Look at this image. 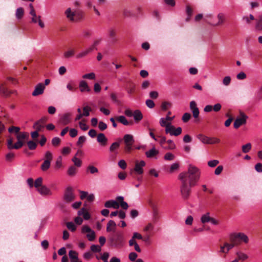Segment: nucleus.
<instances>
[{
	"mask_svg": "<svg viewBox=\"0 0 262 262\" xmlns=\"http://www.w3.org/2000/svg\"><path fill=\"white\" fill-rule=\"evenodd\" d=\"M200 177V170L191 165H189L187 171L179 174V179L181 183L180 190L183 199H188L191 192V187L195 185Z\"/></svg>",
	"mask_w": 262,
	"mask_h": 262,
	"instance_id": "f257e3e1",
	"label": "nucleus"
},
{
	"mask_svg": "<svg viewBox=\"0 0 262 262\" xmlns=\"http://www.w3.org/2000/svg\"><path fill=\"white\" fill-rule=\"evenodd\" d=\"M109 241L112 247L115 248H120L123 246L124 238L121 232H116L110 235Z\"/></svg>",
	"mask_w": 262,
	"mask_h": 262,
	"instance_id": "f03ea898",
	"label": "nucleus"
},
{
	"mask_svg": "<svg viewBox=\"0 0 262 262\" xmlns=\"http://www.w3.org/2000/svg\"><path fill=\"white\" fill-rule=\"evenodd\" d=\"M174 116L170 117V116H166L165 118H162L160 119L159 123L162 127H165V133L168 134L170 132V127L171 126V121L174 119Z\"/></svg>",
	"mask_w": 262,
	"mask_h": 262,
	"instance_id": "7ed1b4c3",
	"label": "nucleus"
},
{
	"mask_svg": "<svg viewBox=\"0 0 262 262\" xmlns=\"http://www.w3.org/2000/svg\"><path fill=\"white\" fill-rule=\"evenodd\" d=\"M53 159V156L50 151H48L45 155L44 162L41 165V169L43 171H47L51 166V162Z\"/></svg>",
	"mask_w": 262,
	"mask_h": 262,
	"instance_id": "20e7f679",
	"label": "nucleus"
},
{
	"mask_svg": "<svg viewBox=\"0 0 262 262\" xmlns=\"http://www.w3.org/2000/svg\"><path fill=\"white\" fill-rule=\"evenodd\" d=\"M75 199V195L73 188L69 186L68 187L64 192L63 200L68 203L73 201Z\"/></svg>",
	"mask_w": 262,
	"mask_h": 262,
	"instance_id": "39448f33",
	"label": "nucleus"
},
{
	"mask_svg": "<svg viewBox=\"0 0 262 262\" xmlns=\"http://www.w3.org/2000/svg\"><path fill=\"white\" fill-rule=\"evenodd\" d=\"M125 144V150L126 152H130L132 149V146L134 142L133 136L129 134L125 135L123 137Z\"/></svg>",
	"mask_w": 262,
	"mask_h": 262,
	"instance_id": "423d86ee",
	"label": "nucleus"
},
{
	"mask_svg": "<svg viewBox=\"0 0 262 262\" xmlns=\"http://www.w3.org/2000/svg\"><path fill=\"white\" fill-rule=\"evenodd\" d=\"M83 116H77L74 119V121L77 122L81 130L85 131L89 129V126L86 124L87 119L84 118Z\"/></svg>",
	"mask_w": 262,
	"mask_h": 262,
	"instance_id": "0eeeda50",
	"label": "nucleus"
},
{
	"mask_svg": "<svg viewBox=\"0 0 262 262\" xmlns=\"http://www.w3.org/2000/svg\"><path fill=\"white\" fill-rule=\"evenodd\" d=\"M24 144V142L23 141L17 140L16 143L13 144L12 139L10 138L7 140V147L9 149H18L20 148Z\"/></svg>",
	"mask_w": 262,
	"mask_h": 262,
	"instance_id": "6e6552de",
	"label": "nucleus"
},
{
	"mask_svg": "<svg viewBox=\"0 0 262 262\" xmlns=\"http://www.w3.org/2000/svg\"><path fill=\"white\" fill-rule=\"evenodd\" d=\"M29 14L31 16V23L34 24L38 23L39 27L41 28L45 27L44 23L40 19V16H37L35 11H32V12H29Z\"/></svg>",
	"mask_w": 262,
	"mask_h": 262,
	"instance_id": "1a4fd4ad",
	"label": "nucleus"
},
{
	"mask_svg": "<svg viewBox=\"0 0 262 262\" xmlns=\"http://www.w3.org/2000/svg\"><path fill=\"white\" fill-rule=\"evenodd\" d=\"M47 121V118L45 117L41 118L39 120L35 122L33 125V128L37 130H41L44 128L46 122Z\"/></svg>",
	"mask_w": 262,
	"mask_h": 262,
	"instance_id": "9d476101",
	"label": "nucleus"
},
{
	"mask_svg": "<svg viewBox=\"0 0 262 262\" xmlns=\"http://www.w3.org/2000/svg\"><path fill=\"white\" fill-rule=\"evenodd\" d=\"M45 89V85L42 83H39L35 86L34 90L32 92V95L33 96L41 95L43 93Z\"/></svg>",
	"mask_w": 262,
	"mask_h": 262,
	"instance_id": "9b49d317",
	"label": "nucleus"
},
{
	"mask_svg": "<svg viewBox=\"0 0 262 262\" xmlns=\"http://www.w3.org/2000/svg\"><path fill=\"white\" fill-rule=\"evenodd\" d=\"M241 117L237 118L234 122V127L238 128L241 125L245 124L246 123L247 116H241Z\"/></svg>",
	"mask_w": 262,
	"mask_h": 262,
	"instance_id": "f8f14e48",
	"label": "nucleus"
},
{
	"mask_svg": "<svg viewBox=\"0 0 262 262\" xmlns=\"http://www.w3.org/2000/svg\"><path fill=\"white\" fill-rule=\"evenodd\" d=\"M145 165V162L144 161H141L140 162L137 161L134 170L137 174H142L143 173V167Z\"/></svg>",
	"mask_w": 262,
	"mask_h": 262,
	"instance_id": "ddd939ff",
	"label": "nucleus"
},
{
	"mask_svg": "<svg viewBox=\"0 0 262 262\" xmlns=\"http://www.w3.org/2000/svg\"><path fill=\"white\" fill-rule=\"evenodd\" d=\"M229 241L230 243L234 247L241 244L238 233H232L230 235Z\"/></svg>",
	"mask_w": 262,
	"mask_h": 262,
	"instance_id": "4468645a",
	"label": "nucleus"
},
{
	"mask_svg": "<svg viewBox=\"0 0 262 262\" xmlns=\"http://www.w3.org/2000/svg\"><path fill=\"white\" fill-rule=\"evenodd\" d=\"M233 247L230 243L225 242L223 245L220 246V252L226 254Z\"/></svg>",
	"mask_w": 262,
	"mask_h": 262,
	"instance_id": "2eb2a0df",
	"label": "nucleus"
},
{
	"mask_svg": "<svg viewBox=\"0 0 262 262\" xmlns=\"http://www.w3.org/2000/svg\"><path fill=\"white\" fill-rule=\"evenodd\" d=\"M93 51V50H92V48H91L90 46H89V47L85 48V49H84L83 50L81 51L79 53H78L76 55V57L77 58H83V57H85L86 56H87L88 55H89L91 52H92Z\"/></svg>",
	"mask_w": 262,
	"mask_h": 262,
	"instance_id": "dca6fc26",
	"label": "nucleus"
},
{
	"mask_svg": "<svg viewBox=\"0 0 262 262\" xmlns=\"http://www.w3.org/2000/svg\"><path fill=\"white\" fill-rule=\"evenodd\" d=\"M97 141L101 146H105L107 145L108 140L104 134L100 133L97 135Z\"/></svg>",
	"mask_w": 262,
	"mask_h": 262,
	"instance_id": "f3484780",
	"label": "nucleus"
},
{
	"mask_svg": "<svg viewBox=\"0 0 262 262\" xmlns=\"http://www.w3.org/2000/svg\"><path fill=\"white\" fill-rule=\"evenodd\" d=\"M37 190L42 195H52V192L50 189L45 185L41 186L40 188H38Z\"/></svg>",
	"mask_w": 262,
	"mask_h": 262,
	"instance_id": "a211bd4d",
	"label": "nucleus"
},
{
	"mask_svg": "<svg viewBox=\"0 0 262 262\" xmlns=\"http://www.w3.org/2000/svg\"><path fill=\"white\" fill-rule=\"evenodd\" d=\"M204 20L210 25L216 26L215 20L213 14L210 13L206 14L204 17Z\"/></svg>",
	"mask_w": 262,
	"mask_h": 262,
	"instance_id": "6ab92c4d",
	"label": "nucleus"
},
{
	"mask_svg": "<svg viewBox=\"0 0 262 262\" xmlns=\"http://www.w3.org/2000/svg\"><path fill=\"white\" fill-rule=\"evenodd\" d=\"M104 206L106 208L118 209L119 207V204L116 201L111 200L106 201L104 204Z\"/></svg>",
	"mask_w": 262,
	"mask_h": 262,
	"instance_id": "aec40b11",
	"label": "nucleus"
},
{
	"mask_svg": "<svg viewBox=\"0 0 262 262\" xmlns=\"http://www.w3.org/2000/svg\"><path fill=\"white\" fill-rule=\"evenodd\" d=\"M217 21L215 20L216 26L223 24L226 21L225 14L223 12H220L217 15Z\"/></svg>",
	"mask_w": 262,
	"mask_h": 262,
	"instance_id": "412c9836",
	"label": "nucleus"
},
{
	"mask_svg": "<svg viewBox=\"0 0 262 262\" xmlns=\"http://www.w3.org/2000/svg\"><path fill=\"white\" fill-rule=\"evenodd\" d=\"M170 132H168V134L171 136H178L182 133V128L180 127L176 128L174 126L171 125L170 127Z\"/></svg>",
	"mask_w": 262,
	"mask_h": 262,
	"instance_id": "4be33fe9",
	"label": "nucleus"
},
{
	"mask_svg": "<svg viewBox=\"0 0 262 262\" xmlns=\"http://www.w3.org/2000/svg\"><path fill=\"white\" fill-rule=\"evenodd\" d=\"M71 121L70 116H62L59 120L58 123L62 125L69 124Z\"/></svg>",
	"mask_w": 262,
	"mask_h": 262,
	"instance_id": "5701e85b",
	"label": "nucleus"
},
{
	"mask_svg": "<svg viewBox=\"0 0 262 262\" xmlns=\"http://www.w3.org/2000/svg\"><path fill=\"white\" fill-rule=\"evenodd\" d=\"M118 121L124 125H131L134 123L133 120H127L124 116H120Z\"/></svg>",
	"mask_w": 262,
	"mask_h": 262,
	"instance_id": "b1692460",
	"label": "nucleus"
},
{
	"mask_svg": "<svg viewBox=\"0 0 262 262\" xmlns=\"http://www.w3.org/2000/svg\"><path fill=\"white\" fill-rule=\"evenodd\" d=\"M17 140L23 141L24 142L25 140H27L29 138V134L27 132H21L18 133L16 136Z\"/></svg>",
	"mask_w": 262,
	"mask_h": 262,
	"instance_id": "393cba45",
	"label": "nucleus"
},
{
	"mask_svg": "<svg viewBox=\"0 0 262 262\" xmlns=\"http://www.w3.org/2000/svg\"><path fill=\"white\" fill-rule=\"evenodd\" d=\"M79 88L81 92L84 91L90 92L91 91L86 81L81 80L79 83Z\"/></svg>",
	"mask_w": 262,
	"mask_h": 262,
	"instance_id": "a878e982",
	"label": "nucleus"
},
{
	"mask_svg": "<svg viewBox=\"0 0 262 262\" xmlns=\"http://www.w3.org/2000/svg\"><path fill=\"white\" fill-rule=\"evenodd\" d=\"M190 107L192 112V115H199V110L195 101H192L190 103Z\"/></svg>",
	"mask_w": 262,
	"mask_h": 262,
	"instance_id": "bb28decb",
	"label": "nucleus"
},
{
	"mask_svg": "<svg viewBox=\"0 0 262 262\" xmlns=\"http://www.w3.org/2000/svg\"><path fill=\"white\" fill-rule=\"evenodd\" d=\"M116 224L113 220H110L107 224L106 231L107 232H114L115 231Z\"/></svg>",
	"mask_w": 262,
	"mask_h": 262,
	"instance_id": "cd10ccee",
	"label": "nucleus"
},
{
	"mask_svg": "<svg viewBox=\"0 0 262 262\" xmlns=\"http://www.w3.org/2000/svg\"><path fill=\"white\" fill-rule=\"evenodd\" d=\"M159 154V151L156 149L155 148H152L149 151H147L145 152V155L147 158H154Z\"/></svg>",
	"mask_w": 262,
	"mask_h": 262,
	"instance_id": "c85d7f7f",
	"label": "nucleus"
},
{
	"mask_svg": "<svg viewBox=\"0 0 262 262\" xmlns=\"http://www.w3.org/2000/svg\"><path fill=\"white\" fill-rule=\"evenodd\" d=\"M66 15L67 17L70 19V20L74 21V16L75 15V12L72 11L71 8H68L66 10L65 12Z\"/></svg>",
	"mask_w": 262,
	"mask_h": 262,
	"instance_id": "c756f323",
	"label": "nucleus"
},
{
	"mask_svg": "<svg viewBox=\"0 0 262 262\" xmlns=\"http://www.w3.org/2000/svg\"><path fill=\"white\" fill-rule=\"evenodd\" d=\"M86 171L89 172L91 174H96L98 173V169L92 165H89L86 168Z\"/></svg>",
	"mask_w": 262,
	"mask_h": 262,
	"instance_id": "7c9ffc66",
	"label": "nucleus"
},
{
	"mask_svg": "<svg viewBox=\"0 0 262 262\" xmlns=\"http://www.w3.org/2000/svg\"><path fill=\"white\" fill-rule=\"evenodd\" d=\"M27 145L30 150H35L37 146V142L30 140L27 142Z\"/></svg>",
	"mask_w": 262,
	"mask_h": 262,
	"instance_id": "2f4dec72",
	"label": "nucleus"
},
{
	"mask_svg": "<svg viewBox=\"0 0 262 262\" xmlns=\"http://www.w3.org/2000/svg\"><path fill=\"white\" fill-rule=\"evenodd\" d=\"M236 255L238 260L244 261L248 257L247 254L240 251L236 252Z\"/></svg>",
	"mask_w": 262,
	"mask_h": 262,
	"instance_id": "473e14b6",
	"label": "nucleus"
},
{
	"mask_svg": "<svg viewBox=\"0 0 262 262\" xmlns=\"http://www.w3.org/2000/svg\"><path fill=\"white\" fill-rule=\"evenodd\" d=\"M24 14V10L23 8L19 7L16 10L15 16L17 19H19L22 18Z\"/></svg>",
	"mask_w": 262,
	"mask_h": 262,
	"instance_id": "72a5a7b5",
	"label": "nucleus"
},
{
	"mask_svg": "<svg viewBox=\"0 0 262 262\" xmlns=\"http://www.w3.org/2000/svg\"><path fill=\"white\" fill-rule=\"evenodd\" d=\"M0 93L5 96H8L10 94V92L4 86L3 84H0Z\"/></svg>",
	"mask_w": 262,
	"mask_h": 262,
	"instance_id": "f704fd0d",
	"label": "nucleus"
},
{
	"mask_svg": "<svg viewBox=\"0 0 262 262\" xmlns=\"http://www.w3.org/2000/svg\"><path fill=\"white\" fill-rule=\"evenodd\" d=\"M210 220L211 217L209 216V212L203 215L201 219V222L203 224L210 222Z\"/></svg>",
	"mask_w": 262,
	"mask_h": 262,
	"instance_id": "c9c22d12",
	"label": "nucleus"
},
{
	"mask_svg": "<svg viewBox=\"0 0 262 262\" xmlns=\"http://www.w3.org/2000/svg\"><path fill=\"white\" fill-rule=\"evenodd\" d=\"M197 137L203 143L208 144L209 137H208L202 134L198 135Z\"/></svg>",
	"mask_w": 262,
	"mask_h": 262,
	"instance_id": "e433bc0d",
	"label": "nucleus"
},
{
	"mask_svg": "<svg viewBox=\"0 0 262 262\" xmlns=\"http://www.w3.org/2000/svg\"><path fill=\"white\" fill-rule=\"evenodd\" d=\"M43 179L42 178H38L34 182V186L37 189L40 188L41 186H43L42 184Z\"/></svg>",
	"mask_w": 262,
	"mask_h": 262,
	"instance_id": "4c0bfd02",
	"label": "nucleus"
},
{
	"mask_svg": "<svg viewBox=\"0 0 262 262\" xmlns=\"http://www.w3.org/2000/svg\"><path fill=\"white\" fill-rule=\"evenodd\" d=\"M83 79H87L90 80L95 79L96 78L95 74L93 72L85 74L82 76Z\"/></svg>",
	"mask_w": 262,
	"mask_h": 262,
	"instance_id": "58836bf2",
	"label": "nucleus"
},
{
	"mask_svg": "<svg viewBox=\"0 0 262 262\" xmlns=\"http://www.w3.org/2000/svg\"><path fill=\"white\" fill-rule=\"evenodd\" d=\"M251 147H252L251 144L250 143H247L245 145H244L242 146V151L244 153H247L251 150Z\"/></svg>",
	"mask_w": 262,
	"mask_h": 262,
	"instance_id": "ea45409f",
	"label": "nucleus"
},
{
	"mask_svg": "<svg viewBox=\"0 0 262 262\" xmlns=\"http://www.w3.org/2000/svg\"><path fill=\"white\" fill-rule=\"evenodd\" d=\"M238 237L241 242H243L245 243H247L249 241L248 236L243 233H238Z\"/></svg>",
	"mask_w": 262,
	"mask_h": 262,
	"instance_id": "a19ab883",
	"label": "nucleus"
},
{
	"mask_svg": "<svg viewBox=\"0 0 262 262\" xmlns=\"http://www.w3.org/2000/svg\"><path fill=\"white\" fill-rule=\"evenodd\" d=\"M77 172V168L74 166H70L68 170V174L70 176H74Z\"/></svg>",
	"mask_w": 262,
	"mask_h": 262,
	"instance_id": "79ce46f5",
	"label": "nucleus"
},
{
	"mask_svg": "<svg viewBox=\"0 0 262 262\" xmlns=\"http://www.w3.org/2000/svg\"><path fill=\"white\" fill-rule=\"evenodd\" d=\"M254 19V17L252 14H250L249 16H243L242 17V20L247 24H250V20H253Z\"/></svg>",
	"mask_w": 262,
	"mask_h": 262,
	"instance_id": "37998d69",
	"label": "nucleus"
},
{
	"mask_svg": "<svg viewBox=\"0 0 262 262\" xmlns=\"http://www.w3.org/2000/svg\"><path fill=\"white\" fill-rule=\"evenodd\" d=\"M75 51L73 49H69L64 53L63 56L66 58H71L74 55Z\"/></svg>",
	"mask_w": 262,
	"mask_h": 262,
	"instance_id": "c03bdc74",
	"label": "nucleus"
},
{
	"mask_svg": "<svg viewBox=\"0 0 262 262\" xmlns=\"http://www.w3.org/2000/svg\"><path fill=\"white\" fill-rule=\"evenodd\" d=\"M255 27L258 30H262V14L259 16V18L256 23Z\"/></svg>",
	"mask_w": 262,
	"mask_h": 262,
	"instance_id": "a18cd8bd",
	"label": "nucleus"
},
{
	"mask_svg": "<svg viewBox=\"0 0 262 262\" xmlns=\"http://www.w3.org/2000/svg\"><path fill=\"white\" fill-rule=\"evenodd\" d=\"M86 138L85 136H80L79 137L77 142V145L80 147L82 146L83 144L85 142Z\"/></svg>",
	"mask_w": 262,
	"mask_h": 262,
	"instance_id": "49530a36",
	"label": "nucleus"
},
{
	"mask_svg": "<svg viewBox=\"0 0 262 262\" xmlns=\"http://www.w3.org/2000/svg\"><path fill=\"white\" fill-rule=\"evenodd\" d=\"M69 255L71 261L74 260V259H76L78 257V253L75 251L70 250L69 252Z\"/></svg>",
	"mask_w": 262,
	"mask_h": 262,
	"instance_id": "de8ad7c7",
	"label": "nucleus"
},
{
	"mask_svg": "<svg viewBox=\"0 0 262 262\" xmlns=\"http://www.w3.org/2000/svg\"><path fill=\"white\" fill-rule=\"evenodd\" d=\"M221 142L219 138L215 137L209 138L208 144H215L220 143Z\"/></svg>",
	"mask_w": 262,
	"mask_h": 262,
	"instance_id": "09e8293b",
	"label": "nucleus"
},
{
	"mask_svg": "<svg viewBox=\"0 0 262 262\" xmlns=\"http://www.w3.org/2000/svg\"><path fill=\"white\" fill-rule=\"evenodd\" d=\"M86 237L89 241H93L96 238L95 232L92 230L91 232L88 233L86 234Z\"/></svg>",
	"mask_w": 262,
	"mask_h": 262,
	"instance_id": "8fccbe9b",
	"label": "nucleus"
},
{
	"mask_svg": "<svg viewBox=\"0 0 262 262\" xmlns=\"http://www.w3.org/2000/svg\"><path fill=\"white\" fill-rule=\"evenodd\" d=\"M168 144V146L164 147V148L166 149H173L176 147V145L171 140H168L166 142Z\"/></svg>",
	"mask_w": 262,
	"mask_h": 262,
	"instance_id": "3c124183",
	"label": "nucleus"
},
{
	"mask_svg": "<svg viewBox=\"0 0 262 262\" xmlns=\"http://www.w3.org/2000/svg\"><path fill=\"white\" fill-rule=\"evenodd\" d=\"M125 115H142V113L140 110H137L133 113L132 111L126 109L125 111Z\"/></svg>",
	"mask_w": 262,
	"mask_h": 262,
	"instance_id": "603ef678",
	"label": "nucleus"
},
{
	"mask_svg": "<svg viewBox=\"0 0 262 262\" xmlns=\"http://www.w3.org/2000/svg\"><path fill=\"white\" fill-rule=\"evenodd\" d=\"M101 41V39H98L95 40L93 43L90 46V47L92 48V50L94 51L95 50H97V46H98Z\"/></svg>",
	"mask_w": 262,
	"mask_h": 262,
	"instance_id": "864d4df0",
	"label": "nucleus"
},
{
	"mask_svg": "<svg viewBox=\"0 0 262 262\" xmlns=\"http://www.w3.org/2000/svg\"><path fill=\"white\" fill-rule=\"evenodd\" d=\"M91 250L93 252H100L101 250V247L98 245H92L91 246Z\"/></svg>",
	"mask_w": 262,
	"mask_h": 262,
	"instance_id": "5fc2aeb1",
	"label": "nucleus"
},
{
	"mask_svg": "<svg viewBox=\"0 0 262 262\" xmlns=\"http://www.w3.org/2000/svg\"><path fill=\"white\" fill-rule=\"evenodd\" d=\"M231 77L229 76H225L223 79V84L225 86H228L231 82Z\"/></svg>",
	"mask_w": 262,
	"mask_h": 262,
	"instance_id": "6e6d98bb",
	"label": "nucleus"
},
{
	"mask_svg": "<svg viewBox=\"0 0 262 262\" xmlns=\"http://www.w3.org/2000/svg\"><path fill=\"white\" fill-rule=\"evenodd\" d=\"M66 225L67 228L72 232L75 231L76 229V227L73 222H68Z\"/></svg>",
	"mask_w": 262,
	"mask_h": 262,
	"instance_id": "4d7b16f0",
	"label": "nucleus"
},
{
	"mask_svg": "<svg viewBox=\"0 0 262 262\" xmlns=\"http://www.w3.org/2000/svg\"><path fill=\"white\" fill-rule=\"evenodd\" d=\"M61 142V140L58 137H54L52 140V144L54 146H58Z\"/></svg>",
	"mask_w": 262,
	"mask_h": 262,
	"instance_id": "13d9d810",
	"label": "nucleus"
},
{
	"mask_svg": "<svg viewBox=\"0 0 262 262\" xmlns=\"http://www.w3.org/2000/svg\"><path fill=\"white\" fill-rule=\"evenodd\" d=\"M72 161L74 163V165L77 167H80L81 165V161L78 159L76 156H74L72 159Z\"/></svg>",
	"mask_w": 262,
	"mask_h": 262,
	"instance_id": "bf43d9fd",
	"label": "nucleus"
},
{
	"mask_svg": "<svg viewBox=\"0 0 262 262\" xmlns=\"http://www.w3.org/2000/svg\"><path fill=\"white\" fill-rule=\"evenodd\" d=\"M171 106L170 103L168 102H163L161 105V108L163 111H166L168 110Z\"/></svg>",
	"mask_w": 262,
	"mask_h": 262,
	"instance_id": "052dcab7",
	"label": "nucleus"
},
{
	"mask_svg": "<svg viewBox=\"0 0 262 262\" xmlns=\"http://www.w3.org/2000/svg\"><path fill=\"white\" fill-rule=\"evenodd\" d=\"M40 131V130H35L34 132H32L31 133V136L32 138L34 140H36L37 142L38 141L37 138L39 136L38 132Z\"/></svg>",
	"mask_w": 262,
	"mask_h": 262,
	"instance_id": "680f3d73",
	"label": "nucleus"
},
{
	"mask_svg": "<svg viewBox=\"0 0 262 262\" xmlns=\"http://www.w3.org/2000/svg\"><path fill=\"white\" fill-rule=\"evenodd\" d=\"M110 256V254L107 252H104L103 254L101 255L100 258L104 261V262H108V259Z\"/></svg>",
	"mask_w": 262,
	"mask_h": 262,
	"instance_id": "e2e57ef3",
	"label": "nucleus"
},
{
	"mask_svg": "<svg viewBox=\"0 0 262 262\" xmlns=\"http://www.w3.org/2000/svg\"><path fill=\"white\" fill-rule=\"evenodd\" d=\"M120 146V144L118 142H115L113 143L110 148V150L112 152L115 151L116 149H118Z\"/></svg>",
	"mask_w": 262,
	"mask_h": 262,
	"instance_id": "0e129e2a",
	"label": "nucleus"
},
{
	"mask_svg": "<svg viewBox=\"0 0 262 262\" xmlns=\"http://www.w3.org/2000/svg\"><path fill=\"white\" fill-rule=\"evenodd\" d=\"M174 158V155L170 152H167L164 156V159L166 160H173Z\"/></svg>",
	"mask_w": 262,
	"mask_h": 262,
	"instance_id": "69168bd1",
	"label": "nucleus"
},
{
	"mask_svg": "<svg viewBox=\"0 0 262 262\" xmlns=\"http://www.w3.org/2000/svg\"><path fill=\"white\" fill-rule=\"evenodd\" d=\"M219 163V161L216 160H213L211 161H209L208 162V165L209 166L211 167H214L216 166Z\"/></svg>",
	"mask_w": 262,
	"mask_h": 262,
	"instance_id": "338daca9",
	"label": "nucleus"
},
{
	"mask_svg": "<svg viewBox=\"0 0 262 262\" xmlns=\"http://www.w3.org/2000/svg\"><path fill=\"white\" fill-rule=\"evenodd\" d=\"M179 167V165L178 163H176L172 164L170 167V169H169L170 172H173L174 171L178 170Z\"/></svg>",
	"mask_w": 262,
	"mask_h": 262,
	"instance_id": "774afa93",
	"label": "nucleus"
}]
</instances>
